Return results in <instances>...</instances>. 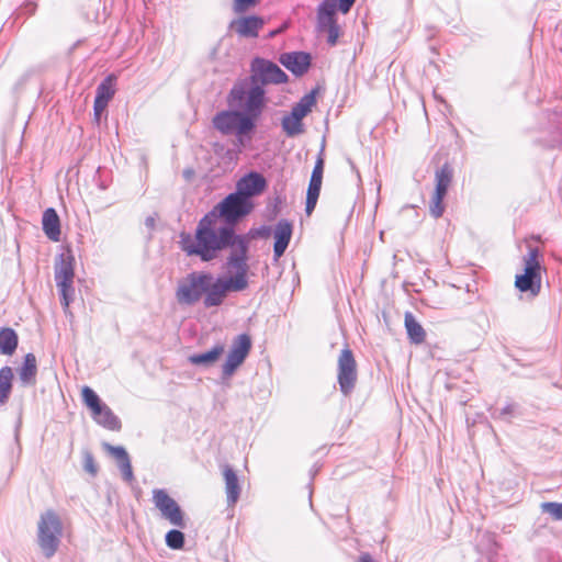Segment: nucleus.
I'll use <instances>...</instances> for the list:
<instances>
[{
  "label": "nucleus",
  "instance_id": "26",
  "mask_svg": "<svg viewBox=\"0 0 562 562\" xmlns=\"http://www.w3.org/2000/svg\"><path fill=\"white\" fill-rule=\"evenodd\" d=\"M18 335L9 327L0 329V352L2 355H12L18 347Z\"/></svg>",
  "mask_w": 562,
  "mask_h": 562
},
{
  "label": "nucleus",
  "instance_id": "22",
  "mask_svg": "<svg viewBox=\"0 0 562 562\" xmlns=\"http://www.w3.org/2000/svg\"><path fill=\"white\" fill-rule=\"evenodd\" d=\"M37 372L36 358L33 353H27L24 362L19 370V378L24 385H30L35 382Z\"/></svg>",
  "mask_w": 562,
  "mask_h": 562
},
{
  "label": "nucleus",
  "instance_id": "43",
  "mask_svg": "<svg viewBox=\"0 0 562 562\" xmlns=\"http://www.w3.org/2000/svg\"><path fill=\"white\" fill-rule=\"evenodd\" d=\"M278 33V31H271L270 36H273Z\"/></svg>",
  "mask_w": 562,
  "mask_h": 562
},
{
  "label": "nucleus",
  "instance_id": "28",
  "mask_svg": "<svg viewBox=\"0 0 562 562\" xmlns=\"http://www.w3.org/2000/svg\"><path fill=\"white\" fill-rule=\"evenodd\" d=\"M315 103V93H307L292 108L291 113L297 116L299 119L303 120L312 111Z\"/></svg>",
  "mask_w": 562,
  "mask_h": 562
},
{
  "label": "nucleus",
  "instance_id": "32",
  "mask_svg": "<svg viewBox=\"0 0 562 562\" xmlns=\"http://www.w3.org/2000/svg\"><path fill=\"white\" fill-rule=\"evenodd\" d=\"M542 509L544 513L550 514L555 519H562V504L560 503H543Z\"/></svg>",
  "mask_w": 562,
  "mask_h": 562
},
{
  "label": "nucleus",
  "instance_id": "35",
  "mask_svg": "<svg viewBox=\"0 0 562 562\" xmlns=\"http://www.w3.org/2000/svg\"><path fill=\"white\" fill-rule=\"evenodd\" d=\"M323 179L311 177L307 194L308 196H319Z\"/></svg>",
  "mask_w": 562,
  "mask_h": 562
},
{
  "label": "nucleus",
  "instance_id": "3",
  "mask_svg": "<svg viewBox=\"0 0 562 562\" xmlns=\"http://www.w3.org/2000/svg\"><path fill=\"white\" fill-rule=\"evenodd\" d=\"M231 263L236 267V273L227 278H217L209 272L194 271L179 280L176 299L179 304L192 306L204 296V306L213 307L223 303L228 292L244 291L248 286V265L243 259L234 257Z\"/></svg>",
  "mask_w": 562,
  "mask_h": 562
},
{
  "label": "nucleus",
  "instance_id": "5",
  "mask_svg": "<svg viewBox=\"0 0 562 562\" xmlns=\"http://www.w3.org/2000/svg\"><path fill=\"white\" fill-rule=\"evenodd\" d=\"M75 258L70 251L61 254L55 263V281L61 296L64 310L69 308L74 299Z\"/></svg>",
  "mask_w": 562,
  "mask_h": 562
},
{
  "label": "nucleus",
  "instance_id": "10",
  "mask_svg": "<svg viewBox=\"0 0 562 562\" xmlns=\"http://www.w3.org/2000/svg\"><path fill=\"white\" fill-rule=\"evenodd\" d=\"M453 172L449 165H443L436 172V188L432 194L429 211L435 218H439L445 212L443 199L452 182Z\"/></svg>",
  "mask_w": 562,
  "mask_h": 562
},
{
  "label": "nucleus",
  "instance_id": "6",
  "mask_svg": "<svg viewBox=\"0 0 562 562\" xmlns=\"http://www.w3.org/2000/svg\"><path fill=\"white\" fill-rule=\"evenodd\" d=\"M254 209L251 200L245 199L236 192L228 194L209 213H214L216 218L223 221L224 225H234L248 215Z\"/></svg>",
  "mask_w": 562,
  "mask_h": 562
},
{
  "label": "nucleus",
  "instance_id": "4",
  "mask_svg": "<svg viewBox=\"0 0 562 562\" xmlns=\"http://www.w3.org/2000/svg\"><path fill=\"white\" fill-rule=\"evenodd\" d=\"M63 536V524L54 510H46L37 524V543L43 554L49 559L58 550Z\"/></svg>",
  "mask_w": 562,
  "mask_h": 562
},
{
  "label": "nucleus",
  "instance_id": "2",
  "mask_svg": "<svg viewBox=\"0 0 562 562\" xmlns=\"http://www.w3.org/2000/svg\"><path fill=\"white\" fill-rule=\"evenodd\" d=\"M227 103L233 110L216 113L213 126L223 135H234L243 148L251 140L256 121L265 108V90L260 86L249 87L246 81L237 82L227 95Z\"/></svg>",
  "mask_w": 562,
  "mask_h": 562
},
{
  "label": "nucleus",
  "instance_id": "38",
  "mask_svg": "<svg viewBox=\"0 0 562 562\" xmlns=\"http://www.w3.org/2000/svg\"><path fill=\"white\" fill-rule=\"evenodd\" d=\"M317 200H318V198H316V196H308V195H306V207H305V211H306L307 214H311L314 211V209L316 206V203H317Z\"/></svg>",
  "mask_w": 562,
  "mask_h": 562
},
{
  "label": "nucleus",
  "instance_id": "19",
  "mask_svg": "<svg viewBox=\"0 0 562 562\" xmlns=\"http://www.w3.org/2000/svg\"><path fill=\"white\" fill-rule=\"evenodd\" d=\"M43 231L53 241L60 240V221L57 212L49 207L44 211L42 218Z\"/></svg>",
  "mask_w": 562,
  "mask_h": 562
},
{
  "label": "nucleus",
  "instance_id": "8",
  "mask_svg": "<svg viewBox=\"0 0 562 562\" xmlns=\"http://www.w3.org/2000/svg\"><path fill=\"white\" fill-rule=\"evenodd\" d=\"M538 250L530 249L524 258V273L517 274L515 285L520 292H528L537 296L541 290V266L538 260Z\"/></svg>",
  "mask_w": 562,
  "mask_h": 562
},
{
  "label": "nucleus",
  "instance_id": "17",
  "mask_svg": "<svg viewBox=\"0 0 562 562\" xmlns=\"http://www.w3.org/2000/svg\"><path fill=\"white\" fill-rule=\"evenodd\" d=\"M280 63L294 75L300 76L307 71L311 57L303 52L288 53L280 57Z\"/></svg>",
  "mask_w": 562,
  "mask_h": 562
},
{
  "label": "nucleus",
  "instance_id": "37",
  "mask_svg": "<svg viewBox=\"0 0 562 562\" xmlns=\"http://www.w3.org/2000/svg\"><path fill=\"white\" fill-rule=\"evenodd\" d=\"M324 159L319 156L314 166L311 177L323 179Z\"/></svg>",
  "mask_w": 562,
  "mask_h": 562
},
{
  "label": "nucleus",
  "instance_id": "34",
  "mask_svg": "<svg viewBox=\"0 0 562 562\" xmlns=\"http://www.w3.org/2000/svg\"><path fill=\"white\" fill-rule=\"evenodd\" d=\"M324 29L328 32V42L331 45H335L338 38V26L336 24V21H331V23H319Z\"/></svg>",
  "mask_w": 562,
  "mask_h": 562
},
{
  "label": "nucleus",
  "instance_id": "40",
  "mask_svg": "<svg viewBox=\"0 0 562 562\" xmlns=\"http://www.w3.org/2000/svg\"><path fill=\"white\" fill-rule=\"evenodd\" d=\"M355 1L356 0H338V2H339V10L342 13L349 12V10L352 7V4L355 3Z\"/></svg>",
  "mask_w": 562,
  "mask_h": 562
},
{
  "label": "nucleus",
  "instance_id": "7",
  "mask_svg": "<svg viewBox=\"0 0 562 562\" xmlns=\"http://www.w3.org/2000/svg\"><path fill=\"white\" fill-rule=\"evenodd\" d=\"M81 395L85 405L89 408L91 417L97 424L110 430H119L121 428L120 419L91 387L83 386Z\"/></svg>",
  "mask_w": 562,
  "mask_h": 562
},
{
  "label": "nucleus",
  "instance_id": "1",
  "mask_svg": "<svg viewBox=\"0 0 562 562\" xmlns=\"http://www.w3.org/2000/svg\"><path fill=\"white\" fill-rule=\"evenodd\" d=\"M179 244L188 256L199 257L205 262L216 259L221 251L231 248L227 266L233 273H236V267L231 263L234 257L248 265V239L236 235L234 227L224 225L214 213H207L199 221L193 235L181 233Z\"/></svg>",
  "mask_w": 562,
  "mask_h": 562
},
{
  "label": "nucleus",
  "instance_id": "39",
  "mask_svg": "<svg viewBox=\"0 0 562 562\" xmlns=\"http://www.w3.org/2000/svg\"><path fill=\"white\" fill-rule=\"evenodd\" d=\"M85 469H86L88 472L92 473V474H95V472H97V468H95V464H94L93 458H92L90 454H88V456L86 457V460H85Z\"/></svg>",
  "mask_w": 562,
  "mask_h": 562
},
{
  "label": "nucleus",
  "instance_id": "24",
  "mask_svg": "<svg viewBox=\"0 0 562 562\" xmlns=\"http://www.w3.org/2000/svg\"><path fill=\"white\" fill-rule=\"evenodd\" d=\"M13 371L10 367L0 369V406L8 403L12 391Z\"/></svg>",
  "mask_w": 562,
  "mask_h": 562
},
{
  "label": "nucleus",
  "instance_id": "31",
  "mask_svg": "<svg viewBox=\"0 0 562 562\" xmlns=\"http://www.w3.org/2000/svg\"><path fill=\"white\" fill-rule=\"evenodd\" d=\"M166 544L173 550H180L184 546V535L179 530H170L166 535Z\"/></svg>",
  "mask_w": 562,
  "mask_h": 562
},
{
  "label": "nucleus",
  "instance_id": "21",
  "mask_svg": "<svg viewBox=\"0 0 562 562\" xmlns=\"http://www.w3.org/2000/svg\"><path fill=\"white\" fill-rule=\"evenodd\" d=\"M105 448L112 457L116 459L124 481L131 483L134 480V474L126 450L123 447H114L110 445H105Z\"/></svg>",
  "mask_w": 562,
  "mask_h": 562
},
{
  "label": "nucleus",
  "instance_id": "14",
  "mask_svg": "<svg viewBox=\"0 0 562 562\" xmlns=\"http://www.w3.org/2000/svg\"><path fill=\"white\" fill-rule=\"evenodd\" d=\"M267 188L265 177L256 171H251L241 177L236 183V193L240 196L251 200L252 196L260 195Z\"/></svg>",
  "mask_w": 562,
  "mask_h": 562
},
{
  "label": "nucleus",
  "instance_id": "25",
  "mask_svg": "<svg viewBox=\"0 0 562 562\" xmlns=\"http://www.w3.org/2000/svg\"><path fill=\"white\" fill-rule=\"evenodd\" d=\"M405 327L407 335L413 344H422L425 340L426 334L422 325L415 319L412 313L405 314Z\"/></svg>",
  "mask_w": 562,
  "mask_h": 562
},
{
  "label": "nucleus",
  "instance_id": "33",
  "mask_svg": "<svg viewBox=\"0 0 562 562\" xmlns=\"http://www.w3.org/2000/svg\"><path fill=\"white\" fill-rule=\"evenodd\" d=\"M257 2L258 0H234L233 10L235 13L240 14L255 7Z\"/></svg>",
  "mask_w": 562,
  "mask_h": 562
},
{
  "label": "nucleus",
  "instance_id": "41",
  "mask_svg": "<svg viewBox=\"0 0 562 562\" xmlns=\"http://www.w3.org/2000/svg\"><path fill=\"white\" fill-rule=\"evenodd\" d=\"M357 562H374L369 553H362Z\"/></svg>",
  "mask_w": 562,
  "mask_h": 562
},
{
  "label": "nucleus",
  "instance_id": "29",
  "mask_svg": "<svg viewBox=\"0 0 562 562\" xmlns=\"http://www.w3.org/2000/svg\"><path fill=\"white\" fill-rule=\"evenodd\" d=\"M338 0H324L318 8L319 23H331L335 20V12Z\"/></svg>",
  "mask_w": 562,
  "mask_h": 562
},
{
  "label": "nucleus",
  "instance_id": "15",
  "mask_svg": "<svg viewBox=\"0 0 562 562\" xmlns=\"http://www.w3.org/2000/svg\"><path fill=\"white\" fill-rule=\"evenodd\" d=\"M265 20L257 15L243 16L232 21L231 29L243 37H257Z\"/></svg>",
  "mask_w": 562,
  "mask_h": 562
},
{
  "label": "nucleus",
  "instance_id": "42",
  "mask_svg": "<svg viewBox=\"0 0 562 562\" xmlns=\"http://www.w3.org/2000/svg\"><path fill=\"white\" fill-rule=\"evenodd\" d=\"M191 173H192V171H191V170H186V171H184V176H186L187 178H189V177L191 176Z\"/></svg>",
  "mask_w": 562,
  "mask_h": 562
},
{
  "label": "nucleus",
  "instance_id": "18",
  "mask_svg": "<svg viewBox=\"0 0 562 562\" xmlns=\"http://www.w3.org/2000/svg\"><path fill=\"white\" fill-rule=\"evenodd\" d=\"M477 551L481 554L477 562H494V558L497 554V543L493 533L485 531L480 535Z\"/></svg>",
  "mask_w": 562,
  "mask_h": 562
},
{
  "label": "nucleus",
  "instance_id": "12",
  "mask_svg": "<svg viewBox=\"0 0 562 562\" xmlns=\"http://www.w3.org/2000/svg\"><path fill=\"white\" fill-rule=\"evenodd\" d=\"M153 502L161 516L176 527H184L183 513L177 502L165 490L153 491Z\"/></svg>",
  "mask_w": 562,
  "mask_h": 562
},
{
  "label": "nucleus",
  "instance_id": "16",
  "mask_svg": "<svg viewBox=\"0 0 562 562\" xmlns=\"http://www.w3.org/2000/svg\"><path fill=\"white\" fill-rule=\"evenodd\" d=\"M274 246L273 255L274 259L281 258L286 250L289 243L292 237V225L288 221H280L273 231Z\"/></svg>",
  "mask_w": 562,
  "mask_h": 562
},
{
  "label": "nucleus",
  "instance_id": "36",
  "mask_svg": "<svg viewBox=\"0 0 562 562\" xmlns=\"http://www.w3.org/2000/svg\"><path fill=\"white\" fill-rule=\"evenodd\" d=\"M106 108H108V103L94 99L93 112H94V120L97 122L100 121L101 115L106 110Z\"/></svg>",
  "mask_w": 562,
  "mask_h": 562
},
{
  "label": "nucleus",
  "instance_id": "30",
  "mask_svg": "<svg viewBox=\"0 0 562 562\" xmlns=\"http://www.w3.org/2000/svg\"><path fill=\"white\" fill-rule=\"evenodd\" d=\"M282 128L288 136H295L303 133L302 120L290 113L282 120Z\"/></svg>",
  "mask_w": 562,
  "mask_h": 562
},
{
  "label": "nucleus",
  "instance_id": "13",
  "mask_svg": "<svg viewBox=\"0 0 562 562\" xmlns=\"http://www.w3.org/2000/svg\"><path fill=\"white\" fill-rule=\"evenodd\" d=\"M251 348L250 337L246 334L238 335L232 345L227 359L223 364V375L229 378L245 361Z\"/></svg>",
  "mask_w": 562,
  "mask_h": 562
},
{
  "label": "nucleus",
  "instance_id": "9",
  "mask_svg": "<svg viewBox=\"0 0 562 562\" xmlns=\"http://www.w3.org/2000/svg\"><path fill=\"white\" fill-rule=\"evenodd\" d=\"M357 362L352 351L346 347L341 350L337 360V380L344 395H349L357 383Z\"/></svg>",
  "mask_w": 562,
  "mask_h": 562
},
{
  "label": "nucleus",
  "instance_id": "11",
  "mask_svg": "<svg viewBox=\"0 0 562 562\" xmlns=\"http://www.w3.org/2000/svg\"><path fill=\"white\" fill-rule=\"evenodd\" d=\"M288 76L281 68L268 60L256 59L252 63V76L251 82L245 80L249 87L258 86L257 82L261 83H282L285 82Z\"/></svg>",
  "mask_w": 562,
  "mask_h": 562
},
{
  "label": "nucleus",
  "instance_id": "27",
  "mask_svg": "<svg viewBox=\"0 0 562 562\" xmlns=\"http://www.w3.org/2000/svg\"><path fill=\"white\" fill-rule=\"evenodd\" d=\"M223 352L224 347L218 345L206 352L190 356L189 361L196 366H209L217 361Z\"/></svg>",
  "mask_w": 562,
  "mask_h": 562
},
{
  "label": "nucleus",
  "instance_id": "23",
  "mask_svg": "<svg viewBox=\"0 0 562 562\" xmlns=\"http://www.w3.org/2000/svg\"><path fill=\"white\" fill-rule=\"evenodd\" d=\"M116 76L115 75H109L97 88L95 92V100L105 102L109 104V102L112 100V98L115 94L116 91Z\"/></svg>",
  "mask_w": 562,
  "mask_h": 562
},
{
  "label": "nucleus",
  "instance_id": "20",
  "mask_svg": "<svg viewBox=\"0 0 562 562\" xmlns=\"http://www.w3.org/2000/svg\"><path fill=\"white\" fill-rule=\"evenodd\" d=\"M223 475L225 481L227 503L229 506H234L240 495V486L237 474L229 465H225L223 468Z\"/></svg>",
  "mask_w": 562,
  "mask_h": 562
}]
</instances>
